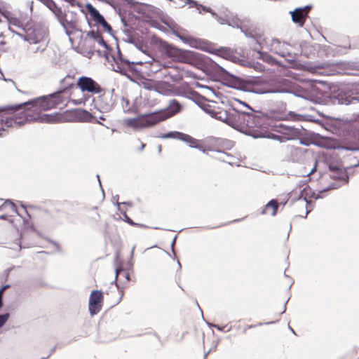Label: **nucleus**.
<instances>
[{
  "instance_id": "nucleus-59",
  "label": "nucleus",
  "mask_w": 359,
  "mask_h": 359,
  "mask_svg": "<svg viewBox=\"0 0 359 359\" xmlns=\"http://www.w3.org/2000/svg\"><path fill=\"white\" fill-rule=\"evenodd\" d=\"M177 238V236H175L171 243V249H172V253L175 255V249H174V246L175 245V242H176V239Z\"/></svg>"
},
{
  "instance_id": "nucleus-16",
  "label": "nucleus",
  "mask_w": 359,
  "mask_h": 359,
  "mask_svg": "<svg viewBox=\"0 0 359 359\" xmlns=\"http://www.w3.org/2000/svg\"><path fill=\"white\" fill-rule=\"evenodd\" d=\"M29 43H38L46 40L47 36L46 30L40 26L36 25L34 29H28Z\"/></svg>"
},
{
  "instance_id": "nucleus-39",
  "label": "nucleus",
  "mask_w": 359,
  "mask_h": 359,
  "mask_svg": "<svg viewBox=\"0 0 359 359\" xmlns=\"http://www.w3.org/2000/svg\"><path fill=\"white\" fill-rule=\"evenodd\" d=\"M340 187H341V185L339 184L332 183L327 187L323 189V191H330V190H332V189H336L339 188Z\"/></svg>"
},
{
  "instance_id": "nucleus-8",
  "label": "nucleus",
  "mask_w": 359,
  "mask_h": 359,
  "mask_svg": "<svg viewBox=\"0 0 359 359\" xmlns=\"http://www.w3.org/2000/svg\"><path fill=\"white\" fill-rule=\"evenodd\" d=\"M114 90L104 92L97 98H93L94 108L101 113H107L110 111L115 104L114 98Z\"/></svg>"
},
{
  "instance_id": "nucleus-20",
  "label": "nucleus",
  "mask_w": 359,
  "mask_h": 359,
  "mask_svg": "<svg viewBox=\"0 0 359 359\" xmlns=\"http://www.w3.org/2000/svg\"><path fill=\"white\" fill-rule=\"evenodd\" d=\"M3 17L6 19L9 25H13L25 30L21 21L18 18L15 17L9 11H4Z\"/></svg>"
},
{
  "instance_id": "nucleus-55",
  "label": "nucleus",
  "mask_w": 359,
  "mask_h": 359,
  "mask_svg": "<svg viewBox=\"0 0 359 359\" xmlns=\"http://www.w3.org/2000/svg\"><path fill=\"white\" fill-rule=\"evenodd\" d=\"M206 323L208 324V325L209 327H215L217 330H220V331L223 330V327H221V326H219V325H218L211 324V323H209L208 322H206Z\"/></svg>"
},
{
  "instance_id": "nucleus-58",
  "label": "nucleus",
  "mask_w": 359,
  "mask_h": 359,
  "mask_svg": "<svg viewBox=\"0 0 359 359\" xmlns=\"http://www.w3.org/2000/svg\"><path fill=\"white\" fill-rule=\"evenodd\" d=\"M253 67L256 69H259V71L263 70L262 65L259 62H257L255 65H253Z\"/></svg>"
},
{
  "instance_id": "nucleus-9",
  "label": "nucleus",
  "mask_w": 359,
  "mask_h": 359,
  "mask_svg": "<svg viewBox=\"0 0 359 359\" xmlns=\"http://www.w3.org/2000/svg\"><path fill=\"white\" fill-rule=\"evenodd\" d=\"M56 11L55 17L67 36H70L76 31L82 32L81 29L77 28V20L74 13H72V17L69 18V15L63 13L62 9H57Z\"/></svg>"
},
{
  "instance_id": "nucleus-60",
  "label": "nucleus",
  "mask_w": 359,
  "mask_h": 359,
  "mask_svg": "<svg viewBox=\"0 0 359 359\" xmlns=\"http://www.w3.org/2000/svg\"><path fill=\"white\" fill-rule=\"evenodd\" d=\"M325 191H323V190H320L319 191L317 194H316V199H320V198H323L324 197L323 196V193H325Z\"/></svg>"
},
{
  "instance_id": "nucleus-49",
  "label": "nucleus",
  "mask_w": 359,
  "mask_h": 359,
  "mask_svg": "<svg viewBox=\"0 0 359 359\" xmlns=\"http://www.w3.org/2000/svg\"><path fill=\"white\" fill-rule=\"evenodd\" d=\"M228 60L231 61L235 63H238L240 61L239 57L236 56L233 53L231 54L230 57H229Z\"/></svg>"
},
{
  "instance_id": "nucleus-46",
  "label": "nucleus",
  "mask_w": 359,
  "mask_h": 359,
  "mask_svg": "<svg viewBox=\"0 0 359 359\" xmlns=\"http://www.w3.org/2000/svg\"><path fill=\"white\" fill-rule=\"evenodd\" d=\"M119 196L116 195L112 197V202L117 206L118 211H121V203L118 202Z\"/></svg>"
},
{
  "instance_id": "nucleus-44",
  "label": "nucleus",
  "mask_w": 359,
  "mask_h": 359,
  "mask_svg": "<svg viewBox=\"0 0 359 359\" xmlns=\"http://www.w3.org/2000/svg\"><path fill=\"white\" fill-rule=\"evenodd\" d=\"M121 272H124V270H123V267H121V266H118V267H117V268L116 269V270H115V273H116L115 280H114V281L111 283V284L115 283V284H116V287H118V284L116 283V279H117V278H118V275H119Z\"/></svg>"
},
{
  "instance_id": "nucleus-45",
  "label": "nucleus",
  "mask_w": 359,
  "mask_h": 359,
  "mask_svg": "<svg viewBox=\"0 0 359 359\" xmlns=\"http://www.w3.org/2000/svg\"><path fill=\"white\" fill-rule=\"evenodd\" d=\"M241 32L245 34V36L251 38L254 41L257 42V39L251 32H248L247 30H244L243 28H241Z\"/></svg>"
},
{
  "instance_id": "nucleus-52",
  "label": "nucleus",
  "mask_w": 359,
  "mask_h": 359,
  "mask_svg": "<svg viewBox=\"0 0 359 359\" xmlns=\"http://www.w3.org/2000/svg\"><path fill=\"white\" fill-rule=\"evenodd\" d=\"M127 43H129L130 44H133L135 45V43H136V41L135 39H134V37L131 35H129L128 36L127 39L125 40Z\"/></svg>"
},
{
  "instance_id": "nucleus-31",
  "label": "nucleus",
  "mask_w": 359,
  "mask_h": 359,
  "mask_svg": "<svg viewBox=\"0 0 359 359\" xmlns=\"http://www.w3.org/2000/svg\"><path fill=\"white\" fill-rule=\"evenodd\" d=\"M121 212V214L123 215V218L122 219L126 222V223H128V224H130V226H135L137 225H138L137 223H135L133 221V219H131L128 216V215L126 214V212L123 210L121 208V211H119Z\"/></svg>"
},
{
  "instance_id": "nucleus-62",
  "label": "nucleus",
  "mask_w": 359,
  "mask_h": 359,
  "mask_svg": "<svg viewBox=\"0 0 359 359\" xmlns=\"http://www.w3.org/2000/svg\"><path fill=\"white\" fill-rule=\"evenodd\" d=\"M73 102L74 104H81L83 102V101L81 100V99H79V100H73Z\"/></svg>"
},
{
  "instance_id": "nucleus-19",
  "label": "nucleus",
  "mask_w": 359,
  "mask_h": 359,
  "mask_svg": "<svg viewBox=\"0 0 359 359\" xmlns=\"http://www.w3.org/2000/svg\"><path fill=\"white\" fill-rule=\"evenodd\" d=\"M117 57L118 62L125 64L129 71L132 72H137V69L135 67V65H142L143 63L147 62V61H130L127 59L123 58V55L121 53V50L119 49L118 46H117Z\"/></svg>"
},
{
  "instance_id": "nucleus-5",
  "label": "nucleus",
  "mask_w": 359,
  "mask_h": 359,
  "mask_svg": "<svg viewBox=\"0 0 359 359\" xmlns=\"http://www.w3.org/2000/svg\"><path fill=\"white\" fill-rule=\"evenodd\" d=\"M210 66L226 81L227 86L244 91V82L241 78L231 74L215 62H212Z\"/></svg>"
},
{
  "instance_id": "nucleus-33",
  "label": "nucleus",
  "mask_w": 359,
  "mask_h": 359,
  "mask_svg": "<svg viewBox=\"0 0 359 359\" xmlns=\"http://www.w3.org/2000/svg\"><path fill=\"white\" fill-rule=\"evenodd\" d=\"M228 14L230 15V22L231 25H228L229 26H231L233 27L242 28L241 27V22L238 18L231 17V14L228 12Z\"/></svg>"
},
{
  "instance_id": "nucleus-48",
  "label": "nucleus",
  "mask_w": 359,
  "mask_h": 359,
  "mask_svg": "<svg viewBox=\"0 0 359 359\" xmlns=\"http://www.w3.org/2000/svg\"><path fill=\"white\" fill-rule=\"evenodd\" d=\"M228 60L231 61L235 63H238L240 61L239 57L236 56L233 53L231 54L230 57H229Z\"/></svg>"
},
{
  "instance_id": "nucleus-29",
  "label": "nucleus",
  "mask_w": 359,
  "mask_h": 359,
  "mask_svg": "<svg viewBox=\"0 0 359 359\" xmlns=\"http://www.w3.org/2000/svg\"><path fill=\"white\" fill-rule=\"evenodd\" d=\"M191 139L194 140V141H189V142H186L187 143L189 144V146L191 148H194V149H197L200 151H201L203 153H206V149H205V147L202 145H200L198 144V140L192 137H191Z\"/></svg>"
},
{
  "instance_id": "nucleus-25",
  "label": "nucleus",
  "mask_w": 359,
  "mask_h": 359,
  "mask_svg": "<svg viewBox=\"0 0 359 359\" xmlns=\"http://www.w3.org/2000/svg\"><path fill=\"white\" fill-rule=\"evenodd\" d=\"M113 70L116 72L120 73L121 75L126 76L127 77H129L128 75V67L121 62H118V60H116V64L113 67Z\"/></svg>"
},
{
  "instance_id": "nucleus-38",
  "label": "nucleus",
  "mask_w": 359,
  "mask_h": 359,
  "mask_svg": "<svg viewBox=\"0 0 359 359\" xmlns=\"http://www.w3.org/2000/svg\"><path fill=\"white\" fill-rule=\"evenodd\" d=\"M26 34H21L20 32H18V33H16V35L18 36L19 37H20L21 39H22L25 41H27L29 43V34H28V30H24Z\"/></svg>"
},
{
  "instance_id": "nucleus-2",
  "label": "nucleus",
  "mask_w": 359,
  "mask_h": 359,
  "mask_svg": "<svg viewBox=\"0 0 359 359\" xmlns=\"http://www.w3.org/2000/svg\"><path fill=\"white\" fill-rule=\"evenodd\" d=\"M183 109L182 104L175 99L170 100L167 107L161 110L140 115L137 118L125 120L126 126L140 129L152 127L166 119L177 114Z\"/></svg>"
},
{
  "instance_id": "nucleus-37",
  "label": "nucleus",
  "mask_w": 359,
  "mask_h": 359,
  "mask_svg": "<svg viewBox=\"0 0 359 359\" xmlns=\"http://www.w3.org/2000/svg\"><path fill=\"white\" fill-rule=\"evenodd\" d=\"M235 101L243 105L244 107H245L248 110L250 111H256L254 109H252L247 102L242 101L240 99H235Z\"/></svg>"
},
{
  "instance_id": "nucleus-32",
  "label": "nucleus",
  "mask_w": 359,
  "mask_h": 359,
  "mask_svg": "<svg viewBox=\"0 0 359 359\" xmlns=\"http://www.w3.org/2000/svg\"><path fill=\"white\" fill-rule=\"evenodd\" d=\"M266 137L269 139L278 141L280 143H283V142H286L285 136H283V135H276L274 133H269Z\"/></svg>"
},
{
  "instance_id": "nucleus-27",
  "label": "nucleus",
  "mask_w": 359,
  "mask_h": 359,
  "mask_svg": "<svg viewBox=\"0 0 359 359\" xmlns=\"http://www.w3.org/2000/svg\"><path fill=\"white\" fill-rule=\"evenodd\" d=\"M40 1L49 8L54 13L55 16L57 15L56 10L62 9L57 6L53 0H40Z\"/></svg>"
},
{
  "instance_id": "nucleus-24",
  "label": "nucleus",
  "mask_w": 359,
  "mask_h": 359,
  "mask_svg": "<svg viewBox=\"0 0 359 359\" xmlns=\"http://www.w3.org/2000/svg\"><path fill=\"white\" fill-rule=\"evenodd\" d=\"M203 111L209 114L212 118H214L217 120L221 121V118H219L220 116H222L220 114H222V110H217L215 109H212V107L209 104H206L204 107H201Z\"/></svg>"
},
{
  "instance_id": "nucleus-41",
  "label": "nucleus",
  "mask_w": 359,
  "mask_h": 359,
  "mask_svg": "<svg viewBox=\"0 0 359 359\" xmlns=\"http://www.w3.org/2000/svg\"><path fill=\"white\" fill-rule=\"evenodd\" d=\"M97 25H100L102 27V28L104 29L107 28L109 24L107 22V21L105 20L104 17H103L101 20H100L97 22L95 23Z\"/></svg>"
},
{
  "instance_id": "nucleus-1",
  "label": "nucleus",
  "mask_w": 359,
  "mask_h": 359,
  "mask_svg": "<svg viewBox=\"0 0 359 359\" xmlns=\"http://www.w3.org/2000/svg\"><path fill=\"white\" fill-rule=\"evenodd\" d=\"M72 86L69 84L68 87L55 93L21 104L1 107L0 111H5L7 114L1 116L0 118V137L2 136L1 132L7 128L22 126L29 122L50 123L53 121L51 115H41L38 111H48L59 104L66 105L64 94Z\"/></svg>"
},
{
  "instance_id": "nucleus-57",
  "label": "nucleus",
  "mask_w": 359,
  "mask_h": 359,
  "mask_svg": "<svg viewBox=\"0 0 359 359\" xmlns=\"http://www.w3.org/2000/svg\"><path fill=\"white\" fill-rule=\"evenodd\" d=\"M104 30L109 33L111 36H114V32H113V29L111 27V26L109 25L107 28L104 29Z\"/></svg>"
},
{
  "instance_id": "nucleus-42",
  "label": "nucleus",
  "mask_w": 359,
  "mask_h": 359,
  "mask_svg": "<svg viewBox=\"0 0 359 359\" xmlns=\"http://www.w3.org/2000/svg\"><path fill=\"white\" fill-rule=\"evenodd\" d=\"M137 49L140 50L141 52L146 53V50L144 49L145 46L140 41H136V43L134 45Z\"/></svg>"
},
{
  "instance_id": "nucleus-18",
  "label": "nucleus",
  "mask_w": 359,
  "mask_h": 359,
  "mask_svg": "<svg viewBox=\"0 0 359 359\" xmlns=\"http://www.w3.org/2000/svg\"><path fill=\"white\" fill-rule=\"evenodd\" d=\"M158 137L162 139H177L184 142H189L190 140L194 141L191 139V136L178 131H170L166 133H163L159 135Z\"/></svg>"
},
{
  "instance_id": "nucleus-61",
  "label": "nucleus",
  "mask_w": 359,
  "mask_h": 359,
  "mask_svg": "<svg viewBox=\"0 0 359 359\" xmlns=\"http://www.w3.org/2000/svg\"><path fill=\"white\" fill-rule=\"evenodd\" d=\"M46 46H44L43 47H41V46H39L36 48V49L34 50V53H37V52H41V53H43L45 49H46Z\"/></svg>"
},
{
  "instance_id": "nucleus-14",
  "label": "nucleus",
  "mask_w": 359,
  "mask_h": 359,
  "mask_svg": "<svg viewBox=\"0 0 359 359\" xmlns=\"http://www.w3.org/2000/svg\"><path fill=\"white\" fill-rule=\"evenodd\" d=\"M103 294L100 290H93L89 297L88 309L91 316L97 314L102 309Z\"/></svg>"
},
{
  "instance_id": "nucleus-56",
  "label": "nucleus",
  "mask_w": 359,
  "mask_h": 359,
  "mask_svg": "<svg viewBox=\"0 0 359 359\" xmlns=\"http://www.w3.org/2000/svg\"><path fill=\"white\" fill-rule=\"evenodd\" d=\"M104 30L109 33L111 36H114V32H113V29L111 27V26L109 25L107 28L104 29Z\"/></svg>"
},
{
  "instance_id": "nucleus-12",
  "label": "nucleus",
  "mask_w": 359,
  "mask_h": 359,
  "mask_svg": "<svg viewBox=\"0 0 359 359\" xmlns=\"http://www.w3.org/2000/svg\"><path fill=\"white\" fill-rule=\"evenodd\" d=\"M76 85L82 92L100 93L103 90L95 81L88 76H82L79 77Z\"/></svg>"
},
{
  "instance_id": "nucleus-53",
  "label": "nucleus",
  "mask_w": 359,
  "mask_h": 359,
  "mask_svg": "<svg viewBox=\"0 0 359 359\" xmlns=\"http://www.w3.org/2000/svg\"><path fill=\"white\" fill-rule=\"evenodd\" d=\"M135 245H134V246L132 248L131 252H130V260L128 261V264H129L130 266H133V262H132V259H133V255H134V251H135Z\"/></svg>"
},
{
  "instance_id": "nucleus-47",
  "label": "nucleus",
  "mask_w": 359,
  "mask_h": 359,
  "mask_svg": "<svg viewBox=\"0 0 359 359\" xmlns=\"http://www.w3.org/2000/svg\"><path fill=\"white\" fill-rule=\"evenodd\" d=\"M342 178L340 180H343L345 184H348L349 181V176L346 170H344L342 174Z\"/></svg>"
},
{
  "instance_id": "nucleus-36",
  "label": "nucleus",
  "mask_w": 359,
  "mask_h": 359,
  "mask_svg": "<svg viewBox=\"0 0 359 359\" xmlns=\"http://www.w3.org/2000/svg\"><path fill=\"white\" fill-rule=\"evenodd\" d=\"M78 111L83 115L82 118L84 121L90 119L92 116L91 114L85 109H79Z\"/></svg>"
},
{
  "instance_id": "nucleus-13",
  "label": "nucleus",
  "mask_w": 359,
  "mask_h": 359,
  "mask_svg": "<svg viewBox=\"0 0 359 359\" xmlns=\"http://www.w3.org/2000/svg\"><path fill=\"white\" fill-rule=\"evenodd\" d=\"M172 33L177 36L179 39H180L183 43L188 44L190 47L199 49L201 50L208 51V42L203 39L195 38L193 36H185L180 34L179 32L176 30H172Z\"/></svg>"
},
{
  "instance_id": "nucleus-63",
  "label": "nucleus",
  "mask_w": 359,
  "mask_h": 359,
  "mask_svg": "<svg viewBox=\"0 0 359 359\" xmlns=\"http://www.w3.org/2000/svg\"><path fill=\"white\" fill-rule=\"evenodd\" d=\"M97 179H98L99 184H100V188H101V190H102V194H103V196H104V189H103V188H102V187L101 181H100V175H97Z\"/></svg>"
},
{
  "instance_id": "nucleus-15",
  "label": "nucleus",
  "mask_w": 359,
  "mask_h": 359,
  "mask_svg": "<svg viewBox=\"0 0 359 359\" xmlns=\"http://www.w3.org/2000/svg\"><path fill=\"white\" fill-rule=\"evenodd\" d=\"M311 9V6L306 5L304 7L297 8L294 11H290L292 21L297 24L299 27H302L309 17V12Z\"/></svg>"
},
{
  "instance_id": "nucleus-3",
  "label": "nucleus",
  "mask_w": 359,
  "mask_h": 359,
  "mask_svg": "<svg viewBox=\"0 0 359 359\" xmlns=\"http://www.w3.org/2000/svg\"><path fill=\"white\" fill-rule=\"evenodd\" d=\"M155 43L160 52L173 61L191 65L195 60L198 59V53L179 48L161 39H156Z\"/></svg>"
},
{
  "instance_id": "nucleus-28",
  "label": "nucleus",
  "mask_w": 359,
  "mask_h": 359,
  "mask_svg": "<svg viewBox=\"0 0 359 359\" xmlns=\"http://www.w3.org/2000/svg\"><path fill=\"white\" fill-rule=\"evenodd\" d=\"M216 52L218 55L226 60H228L233 53L230 48L226 47H220L216 50Z\"/></svg>"
},
{
  "instance_id": "nucleus-54",
  "label": "nucleus",
  "mask_w": 359,
  "mask_h": 359,
  "mask_svg": "<svg viewBox=\"0 0 359 359\" xmlns=\"http://www.w3.org/2000/svg\"><path fill=\"white\" fill-rule=\"evenodd\" d=\"M11 286L10 285L7 284V285H4V286L1 287V288H0V297H2L3 298V294H4V292L9 288Z\"/></svg>"
},
{
  "instance_id": "nucleus-64",
  "label": "nucleus",
  "mask_w": 359,
  "mask_h": 359,
  "mask_svg": "<svg viewBox=\"0 0 359 359\" xmlns=\"http://www.w3.org/2000/svg\"><path fill=\"white\" fill-rule=\"evenodd\" d=\"M55 347L52 348L51 350H50V354H48L46 357L42 358L41 359H47V358H48L50 357V355L55 351Z\"/></svg>"
},
{
  "instance_id": "nucleus-30",
  "label": "nucleus",
  "mask_w": 359,
  "mask_h": 359,
  "mask_svg": "<svg viewBox=\"0 0 359 359\" xmlns=\"http://www.w3.org/2000/svg\"><path fill=\"white\" fill-rule=\"evenodd\" d=\"M217 21L222 24V25H224V24H227V25H231V23L230 22V15L227 13H225L224 15V17H222V16H219L217 15V17H214Z\"/></svg>"
},
{
  "instance_id": "nucleus-35",
  "label": "nucleus",
  "mask_w": 359,
  "mask_h": 359,
  "mask_svg": "<svg viewBox=\"0 0 359 359\" xmlns=\"http://www.w3.org/2000/svg\"><path fill=\"white\" fill-rule=\"evenodd\" d=\"M9 317L10 314L8 313L0 314V328L5 325Z\"/></svg>"
},
{
  "instance_id": "nucleus-10",
  "label": "nucleus",
  "mask_w": 359,
  "mask_h": 359,
  "mask_svg": "<svg viewBox=\"0 0 359 359\" xmlns=\"http://www.w3.org/2000/svg\"><path fill=\"white\" fill-rule=\"evenodd\" d=\"M333 103L353 104L359 103V84L355 86L351 93L339 92L332 97Z\"/></svg>"
},
{
  "instance_id": "nucleus-34",
  "label": "nucleus",
  "mask_w": 359,
  "mask_h": 359,
  "mask_svg": "<svg viewBox=\"0 0 359 359\" xmlns=\"http://www.w3.org/2000/svg\"><path fill=\"white\" fill-rule=\"evenodd\" d=\"M143 86L148 90H154L158 93H160L158 88L155 86L151 82H147L143 83Z\"/></svg>"
},
{
  "instance_id": "nucleus-43",
  "label": "nucleus",
  "mask_w": 359,
  "mask_h": 359,
  "mask_svg": "<svg viewBox=\"0 0 359 359\" xmlns=\"http://www.w3.org/2000/svg\"><path fill=\"white\" fill-rule=\"evenodd\" d=\"M343 172L344 170H339V172H333L332 175H330L331 178L334 179V180H340L341 178H342V174H343Z\"/></svg>"
},
{
  "instance_id": "nucleus-22",
  "label": "nucleus",
  "mask_w": 359,
  "mask_h": 359,
  "mask_svg": "<svg viewBox=\"0 0 359 359\" xmlns=\"http://www.w3.org/2000/svg\"><path fill=\"white\" fill-rule=\"evenodd\" d=\"M316 192L314 191H311V194H308L306 189H304L302 191H301L300 192V194L298 197V199L300 200V199H303L305 203H306V205H310L311 203V201L308 200L307 199V196H309V197H311V198H313L315 199H316ZM306 208H307V206H306ZM311 212V210H308L306 209V215L304 217V218L306 217L307 215Z\"/></svg>"
},
{
  "instance_id": "nucleus-6",
  "label": "nucleus",
  "mask_w": 359,
  "mask_h": 359,
  "mask_svg": "<svg viewBox=\"0 0 359 359\" xmlns=\"http://www.w3.org/2000/svg\"><path fill=\"white\" fill-rule=\"evenodd\" d=\"M252 112L247 111V115L244 117L245 121L241 122L238 130L247 135L257 138L258 135L255 128L261 126L262 119L259 116L255 115Z\"/></svg>"
},
{
  "instance_id": "nucleus-50",
  "label": "nucleus",
  "mask_w": 359,
  "mask_h": 359,
  "mask_svg": "<svg viewBox=\"0 0 359 359\" xmlns=\"http://www.w3.org/2000/svg\"><path fill=\"white\" fill-rule=\"evenodd\" d=\"M328 168H329V170L332 172H339V170H341V169L339 168L338 166L334 165L332 164L329 165Z\"/></svg>"
},
{
  "instance_id": "nucleus-7",
  "label": "nucleus",
  "mask_w": 359,
  "mask_h": 359,
  "mask_svg": "<svg viewBox=\"0 0 359 359\" xmlns=\"http://www.w3.org/2000/svg\"><path fill=\"white\" fill-rule=\"evenodd\" d=\"M232 112L226 110H222V116H220L221 121L238 130L241 122L244 121V117L247 115V111L238 109L234 107H232Z\"/></svg>"
},
{
  "instance_id": "nucleus-4",
  "label": "nucleus",
  "mask_w": 359,
  "mask_h": 359,
  "mask_svg": "<svg viewBox=\"0 0 359 359\" xmlns=\"http://www.w3.org/2000/svg\"><path fill=\"white\" fill-rule=\"evenodd\" d=\"M244 91L255 94L290 93L291 90L273 86L260 77H254L244 81Z\"/></svg>"
},
{
  "instance_id": "nucleus-40",
  "label": "nucleus",
  "mask_w": 359,
  "mask_h": 359,
  "mask_svg": "<svg viewBox=\"0 0 359 359\" xmlns=\"http://www.w3.org/2000/svg\"><path fill=\"white\" fill-rule=\"evenodd\" d=\"M299 144L302 145L309 147L311 144H315V143L310 140H304L301 137H299Z\"/></svg>"
},
{
  "instance_id": "nucleus-11",
  "label": "nucleus",
  "mask_w": 359,
  "mask_h": 359,
  "mask_svg": "<svg viewBox=\"0 0 359 359\" xmlns=\"http://www.w3.org/2000/svg\"><path fill=\"white\" fill-rule=\"evenodd\" d=\"M276 132L281 133L286 141L294 140L304 136V130L302 127L297 128L294 126H288L285 124H279L276 126Z\"/></svg>"
},
{
  "instance_id": "nucleus-17",
  "label": "nucleus",
  "mask_w": 359,
  "mask_h": 359,
  "mask_svg": "<svg viewBox=\"0 0 359 359\" xmlns=\"http://www.w3.org/2000/svg\"><path fill=\"white\" fill-rule=\"evenodd\" d=\"M332 147L338 150L357 151H359V140H346L336 142Z\"/></svg>"
},
{
  "instance_id": "nucleus-21",
  "label": "nucleus",
  "mask_w": 359,
  "mask_h": 359,
  "mask_svg": "<svg viewBox=\"0 0 359 359\" xmlns=\"http://www.w3.org/2000/svg\"><path fill=\"white\" fill-rule=\"evenodd\" d=\"M86 8L90 15L92 20L96 23L101 20L104 16L99 12V11L95 8L91 4L87 3Z\"/></svg>"
},
{
  "instance_id": "nucleus-51",
  "label": "nucleus",
  "mask_w": 359,
  "mask_h": 359,
  "mask_svg": "<svg viewBox=\"0 0 359 359\" xmlns=\"http://www.w3.org/2000/svg\"><path fill=\"white\" fill-rule=\"evenodd\" d=\"M7 203L10 205L11 209L13 212H17V208H16V206H15V205L13 202H11V201H8H8H6L5 202V204H7Z\"/></svg>"
},
{
  "instance_id": "nucleus-23",
  "label": "nucleus",
  "mask_w": 359,
  "mask_h": 359,
  "mask_svg": "<svg viewBox=\"0 0 359 359\" xmlns=\"http://www.w3.org/2000/svg\"><path fill=\"white\" fill-rule=\"evenodd\" d=\"M87 36H90L95 41H97L100 46L104 47L106 49H109V46L107 43V42L104 40L102 36L99 32H95L94 31H90L87 33Z\"/></svg>"
},
{
  "instance_id": "nucleus-26",
  "label": "nucleus",
  "mask_w": 359,
  "mask_h": 359,
  "mask_svg": "<svg viewBox=\"0 0 359 359\" xmlns=\"http://www.w3.org/2000/svg\"><path fill=\"white\" fill-rule=\"evenodd\" d=\"M278 202L275 199H272L268 202V203L265 205V208L261 212L262 214H265L266 212L269 209H272L271 215L275 216L277 212L278 209Z\"/></svg>"
}]
</instances>
